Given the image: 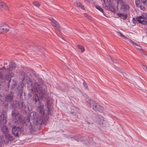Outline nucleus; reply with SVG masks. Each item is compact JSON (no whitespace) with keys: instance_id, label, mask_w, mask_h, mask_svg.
<instances>
[{"instance_id":"nucleus-1","label":"nucleus","mask_w":147,"mask_h":147,"mask_svg":"<svg viewBox=\"0 0 147 147\" xmlns=\"http://www.w3.org/2000/svg\"><path fill=\"white\" fill-rule=\"evenodd\" d=\"M11 115L13 119L16 120L14 124L16 125L17 124L20 125L19 126H14L12 127V134L15 137H18L21 134L22 131V128L24 124L26 125H30L32 127L30 122V118L28 117H23L15 109L12 111Z\"/></svg>"},{"instance_id":"nucleus-2","label":"nucleus","mask_w":147,"mask_h":147,"mask_svg":"<svg viewBox=\"0 0 147 147\" xmlns=\"http://www.w3.org/2000/svg\"><path fill=\"white\" fill-rule=\"evenodd\" d=\"M14 96L12 92H10L8 94L5 96H4L3 94L1 95L0 94V101L1 103L3 104L5 102H11L13 100Z\"/></svg>"},{"instance_id":"nucleus-3","label":"nucleus","mask_w":147,"mask_h":147,"mask_svg":"<svg viewBox=\"0 0 147 147\" xmlns=\"http://www.w3.org/2000/svg\"><path fill=\"white\" fill-rule=\"evenodd\" d=\"M136 19L139 23L144 25H147V21L145 20L147 19V13H143L141 16L137 17Z\"/></svg>"},{"instance_id":"nucleus-4","label":"nucleus","mask_w":147,"mask_h":147,"mask_svg":"<svg viewBox=\"0 0 147 147\" xmlns=\"http://www.w3.org/2000/svg\"><path fill=\"white\" fill-rule=\"evenodd\" d=\"M50 20L51 21V24L56 30V32L57 35L59 36H60L61 35L60 31V28L58 23L53 18H51Z\"/></svg>"},{"instance_id":"nucleus-5","label":"nucleus","mask_w":147,"mask_h":147,"mask_svg":"<svg viewBox=\"0 0 147 147\" xmlns=\"http://www.w3.org/2000/svg\"><path fill=\"white\" fill-rule=\"evenodd\" d=\"M13 104L14 107L18 108L21 110L23 109V106L24 105V102L21 100H15L13 101Z\"/></svg>"},{"instance_id":"nucleus-6","label":"nucleus","mask_w":147,"mask_h":147,"mask_svg":"<svg viewBox=\"0 0 147 147\" xmlns=\"http://www.w3.org/2000/svg\"><path fill=\"white\" fill-rule=\"evenodd\" d=\"M92 108L93 109L96 111L102 112L104 110V108L98 103H96L94 101L92 102Z\"/></svg>"},{"instance_id":"nucleus-7","label":"nucleus","mask_w":147,"mask_h":147,"mask_svg":"<svg viewBox=\"0 0 147 147\" xmlns=\"http://www.w3.org/2000/svg\"><path fill=\"white\" fill-rule=\"evenodd\" d=\"M95 118L96 121L98 123L102 125L105 123L106 122V119L101 115H97Z\"/></svg>"},{"instance_id":"nucleus-8","label":"nucleus","mask_w":147,"mask_h":147,"mask_svg":"<svg viewBox=\"0 0 147 147\" xmlns=\"http://www.w3.org/2000/svg\"><path fill=\"white\" fill-rule=\"evenodd\" d=\"M34 89L35 92L39 93L43 89L42 85L38 82H36L34 84Z\"/></svg>"},{"instance_id":"nucleus-9","label":"nucleus","mask_w":147,"mask_h":147,"mask_svg":"<svg viewBox=\"0 0 147 147\" xmlns=\"http://www.w3.org/2000/svg\"><path fill=\"white\" fill-rule=\"evenodd\" d=\"M6 118L5 113L3 112L1 115H0V123L1 124L3 125L6 123Z\"/></svg>"},{"instance_id":"nucleus-10","label":"nucleus","mask_w":147,"mask_h":147,"mask_svg":"<svg viewBox=\"0 0 147 147\" xmlns=\"http://www.w3.org/2000/svg\"><path fill=\"white\" fill-rule=\"evenodd\" d=\"M3 138V140L5 143H8L9 140L11 141L13 140V138L11 135L8 133L5 134Z\"/></svg>"},{"instance_id":"nucleus-11","label":"nucleus","mask_w":147,"mask_h":147,"mask_svg":"<svg viewBox=\"0 0 147 147\" xmlns=\"http://www.w3.org/2000/svg\"><path fill=\"white\" fill-rule=\"evenodd\" d=\"M38 103L39 106L38 107V109L40 113L42 116H44L45 113L44 112V105L41 103L40 102H39Z\"/></svg>"},{"instance_id":"nucleus-12","label":"nucleus","mask_w":147,"mask_h":147,"mask_svg":"<svg viewBox=\"0 0 147 147\" xmlns=\"http://www.w3.org/2000/svg\"><path fill=\"white\" fill-rule=\"evenodd\" d=\"M34 118L33 123L34 124L37 125H39L42 124V121L41 117H37L35 118V117H34Z\"/></svg>"},{"instance_id":"nucleus-13","label":"nucleus","mask_w":147,"mask_h":147,"mask_svg":"<svg viewBox=\"0 0 147 147\" xmlns=\"http://www.w3.org/2000/svg\"><path fill=\"white\" fill-rule=\"evenodd\" d=\"M9 28L7 25H5L2 26L1 25L0 26V33L3 32H6L8 31L9 30Z\"/></svg>"},{"instance_id":"nucleus-14","label":"nucleus","mask_w":147,"mask_h":147,"mask_svg":"<svg viewBox=\"0 0 147 147\" xmlns=\"http://www.w3.org/2000/svg\"><path fill=\"white\" fill-rule=\"evenodd\" d=\"M16 67V64L13 62H11L9 64V66L6 70L7 72H10L14 69Z\"/></svg>"},{"instance_id":"nucleus-15","label":"nucleus","mask_w":147,"mask_h":147,"mask_svg":"<svg viewBox=\"0 0 147 147\" xmlns=\"http://www.w3.org/2000/svg\"><path fill=\"white\" fill-rule=\"evenodd\" d=\"M39 94V96L41 99L45 98L47 97V92L45 89H43L40 92L38 93Z\"/></svg>"},{"instance_id":"nucleus-16","label":"nucleus","mask_w":147,"mask_h":147,"mask_svg":"<svg viewBox=\"0 0 147 147\" xmlns=\"http://www.w3.org/2000/svg\"><path fill=\"white\" fill-rule=\"evenodd\" d=\"M40 99L39 98L38 94H34L32 98V101L33 103L36 104L37 102H39Z\"/></svg>"},{"instance_id":"nucleus-17","label":"nucleus","mask_w":147,"mask_h":147,"mask_svg":"<svg viewBox=\"0 0 147 147\" xmlns=\"http://www.w3.org/2000/svg\"><path fill=\"white\" fill-rule=\"evenodd\" d=\"M13 76L14 74L12 73H7L6 76H5V78L6 79L9 80V82H8V87L9 86V84L11 80V78L13 77Z\"/></svg>"},{"instance_id":"nucleus-18","label":"nucleus","mask_w":147,"mask_h":147,"mask_svg":"<svg viewBox=\"0 0 147 147\" xmlns=\"http://www.w3.org/2000/svg\"><path fill=\"white\" fill-rule=\"evenodd\" d=\"M121 8L124 11H126L129 10L130 7L128 4L124 3L121 5Z\"/></svg>"},{"instance_id":"nucleus-19","label":"nucleus","mask_w":147,"mask_h":147,"mask_svg":"<svg viewBox=\"0 0 147 147\" xmlns=\"http://www.w3.org/2000/svg\"><path fill=\"white\" fill-rule=\"evenodd\" d=\"M0 7L6 10H8L9 9L8 7L1 1H0Z\"/></svg>"},{"instance_id":"nucleus-20","label":"nucleus","mask_w":147,"mask_h":147,"mask_svg":"<svg viewBox=\"0 0 147 147\" xmlns=\"http://www.w3.org/2000/svg\"><path fill=\"white\" fill-rule=\"evenodd\" d=\"M1 131L5 135L8 133L9 130L6 126H3L1 127Z\"/></svg>"},{"instance_id":"nucleus-21","label":"nucleus","mask_w":147,"mask_h":147,"mask_svg":"<svg viewBox=\"0 0 147 147\" xmlns=\"http://www.w3.org/2000/svg\"><path fill=\"white\" fill-rule=\"evenodd\" d=\"M74 5L80 8L83 9H84V6L83 5H82L80 3L75 1L74 2Z\"/></svg>"},{"instance_id":"nucleus-22","label":"nucleus","mask_w":147,"mask_h":147,"mask_svg":"<svg viewBox=\"0 0 147 147\" xmlns=\"http://www.w3.org/2000/svg\"><path fill=\"white\" fill-rule=\"evenodd\" d=\"M24 77L23 78V82L24 83L26 82L27 83L28 82V81L31 82L29 77L28 76H27V75L24 74Z\"/></svg>"},{"instance_id":"nucleus-23","label":"nucleus","mask_w":147,"mask_h":147,"mask_svg":"<svg viewBox=\"0 0 147 147\" xmlns=\"http://www.w3.org/2000/svg\"><path fill=\"white\" fill-rule=\"evenodd\" d=\"M117 34L118 36L121 37L125 39H128V38L126 37L124 35H123L120 32H117Z\"/></svg>"},{"instance_id":"nucleus-24","label":"nucleus","mask_w":147,"mask_h":147,"mask_svg":"<svg viewBox=\"0 0 147 147\" xmlns=\"http://www.w3.org/2000/svg\"><path fill=\"white\" fill-rule=\"evenodd\" d=\"M92 103V101L90 100H88L87 102L86 105L89 107L91 108V104Z\"/></svg>"},{"instance_id":"nucleus-25","label":"nucleus","mask_w":147,"mask_h":147,"mask_svg":"<svg viewBox=\"0 0 147 147\" xmlns=\"http://www.w3.org/2000/svg\"><path fill=\"white\" fill-rule=\"evenodd\" d=\"M96 7L97 9L99 10L102 13L104 11L103 10V9L100 6L97 5L96 6Z\"/></svg>"},{"instance_id":"nucleus-26","label":"nucleus","mask_w":147,"mask_h":147,"mask_svg":"<svg viewBox=\"0 0 147 147\" xmlns=\"http://www.w3.org/2000/svg\"><path fill=\"white\" fill-rule=\"evenodd\" d=\"M135 3L136 6L138 7L140 4V0H135Z\"/></svg>"},{"instance_id":"nucleus-27","label":"nucleus","mask_w":147,"mask_h":147,"mask_svg":"<svg viewBox=\"0 0 147 147\" xmlns=\"http://www.w3.org/2000/svg\"><path fill=\"white\" fill-rule=\"evenodd\" d=\"M109 8L112 12H114L115 11L114 9L113 8V6L112 5H109Z\"/></svg>"},{"instance_id":"nucleus-28","label":"nucleus","mask_w":147,"mask_h":147,"mask_svg":"<svg viewBox=\"0 0 147 147\" xmlns=\"http://www.w3.org/2000/svg\"><path fill=\"white\" fill-rule=\"evenodd\" d=\"M33 4L34 5L37 7H39L40 6V3L37 2H33Z\"/></svg>"},{"instance_id":"nucleus-29","label":"nucleus","mask_w":147,"mask_h":147,"mask_svg":"<svg viewBox=\"0 0 147 147\" xmlns=\"http://www.w3.org/2000/svg\"><path fill=\"white\" fill-rule=\"evenodd\" d=\"M143 69L146 71H147V66L145 64H143L142 66Z\"/></svg>"},{"instance_id":"nucleus-30","label":"nucleus","mask_w":147,"mask_h":147,"mask_svg":"<svg viewBox=\"0 0 147 147\" xmlns=\"http://www.w3.org/2000/svg\"><path fill=\"white\" fill-rule=\"evenodd\" d=\"M127 18V14H123V16L121 18L124 20H126Z\"/></svg>"},{"instance_id":"nucleus-31","label":"nucleus","mask_w":147,"mask_h":147,"mask_svg":"<svg viewBox=\"0 0 147 147\" xmlns=\"http://www.w3.org/2000/svg\"><path fill=\"white\" fill-rule=\"evenodd\" d=\"M127 39L128 40L130 43L132 44L133 45H136L135 42L133 41L128 38V39Z\"/></svg>"},{"instance_id":"nucleus-32","label":"nucleus","mask_w":147,"mask_h":147,"mask_svg":"<svg viewBox=\"0 0 147 147\" xmlns=\"http://www.w3.org/2000/svg\"><path fill=\"white\" fill-rule=\"evenodd\" d=\"M138 7H139L140 9L143 11H145V8L144 6L140 5Z\"/></svg>"},{"instance_id":"nucleus-33","label":"nucleus","mask_w":147,"mask_h":147,"mask_svg":"<svg viewBox=\"0 0 147 147\" xmlns=\"http://www.w3.org/2000/svg\"><path fill=\"white\" fill-rule=\"evenodd\" d=\"M79 49L81 50V51L83 52H84L85 50L84 47H78Z\"/></svg>"},{"instance_id":"nucleus-34","label":"nucleus","mask_w":147,"mask_h":147,"mask_svg":"<svg viewBox=\"0 0 147 147\" xmlns=\"http://www.w3.org/2000/svg\"><path fill=\"white\" fill-rule=\"evenodd\" d=\"M142 3L144 5H147V0L142 1Z\"/></svg>"},{"instance_id":"nucleus-35","label":"nucleus","mask_w":147,"mask_h":147,"mask_svg":"<svg viewBox=\"0 0 147 147\" xmlns=\"http://www.w3.org/2000/svg\"><path fill=\"white\" fill-rule=\"evenodd\" d=\"M132 22L134 24H135L137 22V21L135 18H133L132 19Z\"/></svg>"},{"instance_id":"nucleus-36","label":"nucleus","mask_w":147,"mask_h":147,"mask_svg":"<svg viewBox=\"0 0 147 147\" xmlns=\"http://www.w3.org/2000/svg\"><path fill=\"white\" fill-rule=\"evenodd\" d=\"M83 85L85 88H87L88 87L87 85L85 82H83Z\"/></svg>"},{"instance_id":"nucleus-37","label":"nucleus","mask_w":147,"mask_h":147,"mask_svg":"<svg viewBox=\"0 0 147 147\" xmlns=\"http://www.w3.org/2000/svg\"><path fill=\"white\" fill-rule=\"evenodd\" d=\"M117 15L119 17L122 18L123 16V14L121 13H118Z\"/></svg>"},{"instance_id":"nucleus-38","label":"nucleus","mask_w":147,"mask_h":147,"mask_svg":"<svg viewBox=\"0 0 147 147\" xmlns=\"http://www.w3.org/2000/svg\"><path fill=\"white\" fill-rule=\"evenodd\" d=\"M139 48L136 47V48L138 49L139 50H140V51H142V50L141 49V47H139Z\"/></svg>"},{"instance_id":"nucleus-39","label":"nucleus","mask_w":147,"mask_h":147,"mask_svg":"<svg viewBox=\"0 0 147 147\" xmlns=\"http://www.w3.org/2000/svg\"><path fill=\"white\" fill-rule=\"evenodd\" d=\"M109 57H110V59L112 61L113 63H116V62L114 60L112 59V58L110 56H109Z\"/></svg>"},{"instance_id":"nucleus-40","label":"nucleus","mask_w":147,"mask_h":147,"mask_svg":"<svg viewBox=\"0 0 147 147\" xmlns=\"http://www.w3.org/2000/svg\"><path fill=\"white\" fill-rule=\"evenodd\" d=\"M86 38L87 39H89V38H90L89 37H86Z\"/></svg>"},{"instance_id":"nucleus-41","label":"nucleus","mask_w":147,"mask_h":147,"mask_svg":"<svg viewBox=\"0 0 147 147\" xmlns=\"http://www.w3.org/2000/svg\"><path fill=\"white\" fill-rule=\"evenodd\" d=\"M84 16L86 17L87 16V14L86 13H84Z\"/></svg>"},{"instance_id":"nucleus-42","label":"nucleus","mask_w":147,"mask_h":147,"mask_svg":"<svg viewBox=\"0 0 147 147\" xmlns=\"http://www.w3.org/2000/svg\"><path fill=\"white\" fill-rule=\"evenodd\" d=\"M106 7H107V6L105 4V6H104V7L105 8Z\"/></svg>"},{"instance_id":"nucleus-43","label":"nucleus","mask_w":147,"mask_h":147,"mask_svg":"<svg viewBox=\"0 0 147 147\" xmlns=\"http://www.w3.org/2000/svg\"><path fill=\"white\" fill-rule=\"evenodd\" d=\"M4 64L5 65H6L7 64V63H4Z\"/></svg>"},{"instance_id":"nucleus-44","label":"nucleus","mask_w":147,"mask_h":147,"mask_svg":"<svg viewBox=\"0 0 147 147\" xmlns=\"http://www.w3.org/2000/svg\"><path fill=\"white\" fill-rule=\"evenodd\" d=\"M16 84L15 83V84H14V86H15V85H16Z\"/></svg>"},{"instance_id":"nucleus-45","label":"nucleus","mask_w":147,"mask_h":147,"mask_svg":"<svg viewBox=\"0 0 147 147\" xmlns=\"http://www.w3.org/2000/svg\"><path fill=\"white\" fill-rule=\"evenodd\" d=\"M36 114V113L35 112L34 113H33V114Z\"/></svg>"},{"instance_id":"nucleus-46","label":"nucleus","mask_w":147,"mask_h":147,"mask_svg":"<svg viewBox=\"0 0 147 147\" xmlns=\"http://www.w3.org/2000/svg\"><path fill=\"white\" fill-rule=\"evenodd\" d=\"M124 74H125V73H123V75L124 76H125V75H124Z\"/></svg>"},{"instance_id":"nucleus-47","label":"nucleus","mask_w":147,"mask_h":147,"mask_svg":"<svg viewBox=\"0 0 147 147\" xmlns=\"http://www.w3.org/2000/svg\"><path fill=\"white\" fill-rule=\"evenodd\" d=\"M112 0H109V1H112Z\"/></svg>"},{"instance_id":"nucleus-48","label":"nucleus","mask_w":147,"mask_h":147,"mask_svg":"<svg viewBox=\"0 0 147 147\" xmlns=\"http://www.w3.org/2000/svg\"><path fill=\"white\" fill-rule=\"evenodd\" d=\"M5 68V67L4 66L3 67V68Z\"/></svg>"},{"instance_id":"nucleus-49","label":"nucleus","mask_w":147,"mask_h":147,"mask_svg":"<svg viewBox=\"0 0 147 147\" xmlns=\"http://www.w3.org/2000/svg\"><path fill=\"white\" fill-rule=\"evenodd\" d=\"M78 46H80V45H78Z\"/></svg>"},{"instance_id":"nucleus-50","label":"nucleus","mask_w":147,"mask_h":147,"mask_svg":"<svg viewBox=\"0 0 147 147\" xmlns=\"http://www.w3.org/2000/svg\"><path fill=\"white\" fill-rule=\"evenodd\" d=\"M31 85H32V83H31Z\"/></svg>"}]
</instances>
